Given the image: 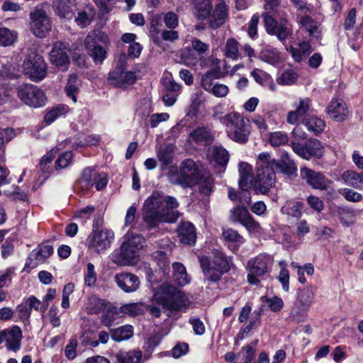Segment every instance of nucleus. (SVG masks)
I'll use <instances>...</instances> for the list:
<instances>
[{
	"mask_svg": "<svg viewBox=\"0 0 363 363\" xmlns=\"http://www.w3.org/2000/svg\"><path fill=\"white\" fill-rule=\"evenodd\" d=\"M107 42V35L101 30H94L86 37L84 46L95 64H101L106 59V52L105 49L99 45V43H106Z\"/></svg>",
	"mask_w": 363,
	"mask_h": 363,
	"instance_id": "9",
	"label": "nucleus"
},
{
	"mask_svg": "<svg viewBox=\"0 0 363 363\" xmlns=\"http://www.w3.org/2000/svg\"><path fill=\"white\" fill-rule=\"evenodd\" d=\"M212 156L216 163L223 168L228 162V153L220 146H214L212 149Z\"/></svg>",
	"mask_w": 363,
	"mask_h": 363,
	"instance_id": "48",
	"label": "nucleus"
},
{
	"mask_svg": "<svg viewBox=\"0 0 363 363\" xmlns=\"http://www.w3.org/2000/svg\"><path fill=\"white\" fill-rule=\"evenodd\" d=\"M257 176L254 182V190L257 194H265L275 184L274 169L281 173L293 175L297 171L296 165L288 153H284L279 162L271 157L268 152L259 155Z\"/></svg>",
	"mask_w": 363,
	"mask_h": 363,
	"instance_id": "1",
	"label": "nucleus"
},
{
	"mask_svg": "<svg viewBox=\"0 0 363 363\" xmlns=\"http://www.w3.org/2000/svg\"><path fill=\"white\" fill-rule=\"evenodd\" d=\"M162 15L163 21L167 28H168L169 29H174L178 26L179 18L175 13L169 11Z\"/></svg>",
	"mask_w": 363,
	"mask_h": 363,
	"instance_id": "58",
	"label": "nucleus"
},
{
	"mask_svg": "<svg viewBox=\"0 0 363 363\" xmlns=\"http://www.w3.org/2000/svg\"><path fill=\"white\" fill-rule=\"evenodd\" d=\"M303 203L289 201L281 208V212L294 218H300L302 215Z\"/></svg>",
	"mask_w": 363,
	"mask_h": 363,
	"instance_id": "40",
	"label": "nucleus"
},
{
	"mask_svg": "<svg viewBox=\"0 0 363 363\" xmlns=\"http://www.w3.org/2000/svg\"><path fill=\"white\" fill-rule=\"evenodd\" d=\"M101 223L102 220L100 218L94 220L93 230L86 241L88 249L97 253H101L109 248L114 240V233L111 230L99 228Z\"/></svg>",
	"mask_w": 363,
	"mask_h": 363,
	"instance_id": "6",
	"label": "nucleus"
},
{
	"mask_svg": "<svg viewBox=\"0 0 363 363\" xmlns=\"http://www.w3.org/2000/svg\"><path fill=\"white\" fill-rule=\"evenodd\" d=\"M174 148L171 145H161L157 152L159 161L163 165H168L172 162Z\"/></svg>",
	"mask_w": 363,
	"mask_h": 363,
	"instance_id": "41",
	"label": "nucleus"
},
{
	"mask_svg": "<svg viewBox=\"0 0 363 363\" xmlns=\"http://www.w3.org/2000/svg\"><path fill=\"white\" fill-rule=\"evenodd\" d=\"M213 140L211 130L206 127H198L189 134V140L198 145H207Z\"/></svg>",
	"mask_w": 363,
	"mask_h": 363,
	"instance_id": "23",
	"label": "nucleus"
},
{
	"mask_svg": "<svg viewBox=\"0 0 363 363\" xmlns=\"http://www.w3.org/2000/svg\"><path fill=\"white\" fill-rule=\"evenodd\" d=\"M116 312L118 314L136 316L143 313V305L139 303L123 304Z\"/></svg>",
	"mask_w": 363,
	"mask_h": 363,
	"instance_id": "36",
	"label": "nucleus"
},
{
	"mask_svg": "<svg viewBox=\"0 0 363 363\" xmlns=\"http://www.w3.org/2000/svg\"><path fill=\"white\" fill-rule=\"evenodd\" d=\"M203 171L192 159L184 160L179 165V171L172 176V182L183 188H191L197 185L200 175Z\"/></svg>",
	"mask_w": 363,
	"mask_h": 363,
	"instance_id": "5",
	"label": "nucleus"
},
{
	"mask_svg": "<svg viewBox=\"0 0 363 363\" xmlns=\"http://www.w3.org/2000/svg\"><path fill=\"white\" fill-rule=\"evenodd\" d=\"M299 23L304 27L311 35L318 33L317 23L309 16L303 15L299 20Z\"/></svg>",
	"mask_w": 363,
	"mask_h": 363,
	"instance_id": "53",
	"label": "nucleus"
},
{
	"mask_svg": "<svg viewBox=\"0 0 363 363\" xmlns=\"http://www.w3.org/2000/svg\"><path fill=\"white\" fill-rule=\"evenodd\" d=\"M73 154L71 151H67L59 156L55 162L57 169L66 168L72 160Z\"/></svg>",
	"mask_w": 363,
	"mask_h": 363,
	"instance_id": "59",
	"label": "nucleus"
},
{
	"mask_svg": "<svg viewBox=\"0 0 363 363\" xmlns=\"http://www.w3.org/2000/svg\"><path fill=\"white\" fill-rule=\"evenodd\" d=\"M97 172L91 167L85 168L79 179L77 182V185L82 191H87L94 185V180L96 178Z\"/></svg>",
	"mask_w": 363,
	"mask_h": 363,
	"instance_id": "31",
	"label": "nucleus"
},
{
	"mask_svg": "<svg viewBox=\"0 0 363 363\" xmlns=\"http://www.w3.org/2000/svg\"><path fill=\"white\" fill-rule=\"evenodd\" d=\"M302 123L310 133L316 135L321 133L325 128L324 120L315 115L306 116L302 119Z\"/></svg>",
	"mask_w": 363,
	"mask_h": 363,
	"instance_id": "27",
	"label": "nucleus"
},
{
	"mask_svg": "<svg viewBox=\"0 0 363 363\" xmlns=\"http://www.w3.org/2000/svg\"><path fill=\"white\" fill-rule=\"evenodd\" d=\"M178 206L174 197L154 191L144 202L143 220L148 229L157 228L160 223H174L179 217L175 211Z\"/></svg>",
	"mask_w": 363,
	"mask_h": 363,
	"instance_id": "2",
	"label": "nucleus"
},
{
	"mask_svg": "<svg viewBox=\"0 0 363 363\" xmlns=\"http://www.w3.org/2000/svg\"><path fill=\"white\" fill-rule=\"evenodd\" d=\"M344 198L350 202H359L362 200V195L351 189L344 188L340 191Z\"/></svg>",
	"mask_w": 363,
	"mask_h": 363,
	"instance_id": "61",
	"label": "nucleus"
},
{
	"mask_svg": "<svg viewBox=\"0 0 363 363\" xmlns=\"http://www.w3.org/2000/svg\"><path fill=\"white\" fill-rule=\"evenodd\" d=\"M144 242V238L141 235L128 233L125 236V240L123 243L138 251L143 247Z\"/></svg>",
	"mask_w": 363,
	"mask_h": 363,
	"instance_id": "51",
	"label": "nucleus"
},
{
	"mask_svg": "<svg viewBox=\"0 0 363 363\" xmlns=\"http://www.w3.org/2000/svg\"><path fill=\"white\" fill-rule=\"evenodd\" d=\"M250 216L246 206H236L231 210V219L234 221H239L240 223H242Z\"/></svg>",
	"mask_w": 363,
	"mask_h": 363,
	"instance_id": "50",
	"label": "nucleus"
},
{
	"mask_svg": "<svg viewBox=\"0 0 363 363\" xmlns=\"http://www.w3.org/2000/svg\"><path fill=\"white\" fill-rule=\"evenodd\" d=\"M22 337L21 328L14 325L10 329L0 331V345L5 341L6 347L9 350L17 352L21 348Z\"/></svg>",
	"mask_w": 363,
	"mask_h": 363,
	"instance_id": "16",
	"label": "nucleus"
},
{
	"mask_svg": "<svg viewBox=\"0 0 363 363\" xmlns=\"http://www.w3.org/2000/svg\"><path fill=\"white\" fill-rule=\"evenodd\" d=\"M53 160L52 150L48 155H45L39 163V168L43 174H45V178L47 179L52 170V161Z\"/></svg>",
	"mask_w": 363,
	"mask_h": 363,
	"instance_id": "49",
	"label": "nucleus"
},
{
	"mask_svg": "<svg viewBox=\"0 0 363 363\" xmlns=\"http://www.w3.org/2000/svg\"><path fill=\"white\" fill-rule=\"evenodd\" d=\"M154 298L164 308L170 311L186 310L190 301L186 294L174 286L163 284L155 294Z\"/></svg>",
	"mask_w": 363,
	"mask_h": 363,
	"instance_id": "3",
	"label": "nucleus"
},
{
	"mask_svg": "<svg viewBox=\"0 0 363 363\" xmlns=\"http://www.w3.org/2000/svg\"><path fill=\"white\" fill-rule=\"evenodd\" d=\"M228 16V11L226 4L224 2L218 3L212 14L209 17V26L211 28L216 29L221 26L225 21Z\"/></svg>",
	"mask_w": 363,
	"mask_h": 363,
	"instance_id": "25",
	"label": "nucleus"
},
{
	"mask_svg": "<svg viewBox=\"0 0 363 363\" xmlns=\"http://www.w3.org/2000/svg\"><path fill=\"white\" fill-rule=\"evenodd\" d=\"M26 303L30 308V311H32V309L33 308L35 311H40L42 313H44L48 308V303L44 304L43 302L42 303L34 296H30L26 300Z\"/></svg>",
	"mask_w": 363,
	"mask_h": 363,
	"instance_id": "60",
	"label": "nucleus"
},
{
	"mask_svg": "<svg viewBox=\"0 0 363 363\" xmlns=\"http://www.w3.org/2000/svg\"><path fill=\"white\" fill-rule=\"evenodd\" d=\"M138 257L137 250L123 243L114 262L122 265H133L136 263Z\"/></svg>",
	"mask_w": 363,
	"mask_h": 363,
	"instance_id": "22",
	"label": "nucleus"
},
{
	"mask_svg": "<svg viewBox=\"0 0 363 363\" xmlns=\"http://www.w3.org/2000/svg\"><path fill=\"white\" fill-rule=\"evenodd\" d=\"M117 286L125 293H132L137 291L140 284L139 278L132 273L122 272L114 276Z\"/></svg>",
	"mask_w": 363,
	"mask_h": 363,
	"instance_id": "17",
	"label": "nucleus"
},
{
	"mask_svg": "<svg viewBox=\"0 0 363 363\" xmlns=\"http://www.w3.org/2000/svg\"><path fill=\"white\" fill-rule=\"evenodd\" d=\"M135 80L136 76L134 72H124L121 68H117L109 73V82L118 87L133 84Z\"/></svg>",
	"mask_w": 363,
	"mask_h": 363,
	"instance_id": "20",
	"label": "nucleus"
},
{
	"mask_svg": "<svg viewBox=\"0 0 363 363\" xmlns=\"http://www.w3.org/2000/svg\"><path fill=\"white\" fill-rule=\"evenodd\" d=\"M53 253V247L50 245H39L30 254V259L35 260V265H38L48 259Z\"/></svg>",
	"mask_w": 363,
	"mask_h": 363,
	"instance_id": "30",
	"label": "nucleus"
},
{
	"mask_svg": "<svg viewBox=\"0 0 363 363\" xmlns=\"http://www.w3.org/2000/svg\"><path fill=\"white\" fill-rule=\"evenodd\" d=\"M199 262L204 273L205 279L208 281L216 282L225 273V272L216 269L214 266H211V260L207 257H200Z\"/></svg>",
	"mask_w": 363,
	"mask_h": 363,
	"instance_id": "26",
	"label": "nucleus"
},
{
	"mask_svg": "<svg viewBox=\"0 0 363 363\" xmlns=\"http://www.w3.org/2000/svg\"><path fill=\"white\" fill-rule=\"evenodd\" d=\"M341 178L345 184L363 190V172L359 173L354 170H346L342 174Z\"/></svg>",
	"mask_w": 363,
	"mask_h": 363,
	"instance_id": "28",
	"label": "nucleus"
},
{
	"mask_svg": "<svg viewBox=\"0 0 363 363\" xmlns=\"http://www.w3.org/2000/svg\"><path fill=\"white\" fill-rule=\"evenodd\" d=\"M312 106V101L308 97L300 98L298 101L294 104V110L290 111L286 116V121L289 124H296L300 118L307 116V113Z\"/></svg>",
	"mask_w": 363,
	"mask_h": 363,
	"instance_id": "18",
	"label": "nucleus"
},
{
	"mask_svg": "<svg viewBox=\"0 0 363 363\" xmlns=\"http://www.w3.org/2000/svg\"><path fill=\"white\" fill-rule=\"evenodd\" d=\"M162 22H164L162 15H155L151 18L150 33L155 44H158L160 42V33L163 29Z\"/></svg>",
	"mask_w": 363,
	"mask_h": 363,
	"instance_id": "34",
	"label": "nucleus"
},
{
	"mask_svg": "<svg viewBox=\"0 0 363 363\" xmlns=\"http://www.w3.org/2000/svg\"><path fill=\"white\" fill-rule=\"evenodd\" d=\"M306 201L308 205L317 213H320L324 208L323 201L315 196L311 195L308 196Z\"/></svg>",
	"mask_w": 363,
	"mask_h": 363,
	"instance_id": "64",
	"label": "nucleus"
},
{
	"mask_svg": "<svg viewBox=\"0 0 363 363\" xmlns=\"http://www.w3.org/2000/svg\"><path fill=\"white\" fill-rule=\"evenodd\" d=\"M293 151L303 159L309 160L313 157L320 159L323 157L324 147L317 139L311 138L304 144L291 143Z\"/></svg>",
	"mask_w": 363,
	"mask_h": 363,
	"instance_id": "12",
	"label": "nucleus"
},
{
	"mask_svg": "<svg viewBox=\"0 0 363 363\" xmlns=\"http://www.w3.org/2000/svg\"><path fill=\"white\" fill-rule=\"evenodd\" d=\"M224 52L225 55L228 58H230L232 60H238L241 57V55L239 52V43L238 40L233 38L227 39L225 45Z\"/></svg>",
	"mask_w": 363,
	"mask_h": 363,
	"instance_id": "37",
	"label": "nucleus"
},
{
	"mask_svg": "<svg viewBox=\"0 0 363 363\" xmlns=\"http://www.w3.org/2000/svg\"><path fill=\"white\" fill-rule=\"evenodd\" d=\"M142 356L140 351L131 350L120 353L118 359L121 363H140Z\"/></svg>",
	"mask_w": 363,
	"mask_h": 363,
	"instance_id": "45",
	"label": "nucleus"
},
{
	"mask_svg": "<svg viewBox=\"0 0 363 363\" xmlns=\"http://www.w3.org/2000/svg\"><path fill=\"white\" fill-rule=\"evenodd\" d=\"M75 5V0H53L52 6L55 13L64 18H69L72 13V8Z\"/></svg>",
	"mask_w": 363,
	"mask_h": 363,
	"instance_id": "29",
	"label": "nucleus"
},
{
	"mask_svg": "<svg viewBox=\"0 0 363 363\" xmlns=\"http://www.w3.org/2000/svg\"><path fill=\"white\" fill-rule=\"evenodd\" d=\"M160 42L158 44H156L158 46H161L162 41H168L173 43L179 39V33L177 30H174V29H162L160 33Z\"/></svg>",
	"mask_w": 363,
	"mask_h": 363,
	"instance_id": "57",
	"label": "nucleus"
},
{
	"mask_svg": "<svg viewBox=\"0 0 363 363\" xmlns=\"http://www.w3.org/2000/svg\"><path fill=\"white\" fill-rule=\"evenodd\" d=\"M23 70L31 80L40 82L47 74V65L42 55L33 52L23 61Z\"/></svg>",
	"mask_w": 363,
	"mask_h": 363,
	"instance_id": "10",
	"label": "nucleus"
},
{
	"mask_svg": "<svg viewBox=\"0 0 363 363\" xmlns=\"http://www.w3.org/2000/svg\"><path fill=\"white\" fill-rule=\"evenodd\" d=\"M18 96L26 105L38 108L45 105L46 97L40 88L33 84H22L18 88Z\"/></svg>",
	"mask_w": 363,
	"mask_h": 363,
	"instance_id": "11",
	"label": "nucleus"
},
{
	"mask_svg": "<svg viewBox=\"0 0 363 363\" xmlns=\"http://www.w3.org/2000/svg\"><path fill=\"white\" fill-rule=\"evenodd\" d=\"M289 138L286 133L277 131L272 133L269 135V143L273 147H279L288 143Z\"/></svg>",
	"mask_w": 363,
	"mask_h": 363,
	"instance_id": "55",
	"label": "nucleus"
},
{
	"mask_svg": "<svg viewBox=\"0 0 363 363\" xmlns=\"http://www.w3.org/2000/svg\"><path fill=\"white\" fill-rule=\"evenodd\" d=\"M278 21L269 12L263 13L264 27L268 34L275 35L281 42L285 41L292 34V26L286 18V14L277 16Z\"/></svg>",
	"mask_w": 363,
	"mask_h": 363,
	"instance_id": "8",
	"label": "nucleus"
},
{
	"mask_svg": "<svg viewBox=\"0 0 363 363\" xmlns=\"http://www.w3.org/2000/svg\"><path fill=\"white\" fill-rule=\"evenodd\" d=\"M197 184L201 194L205 196L210 195L213 191L214 184V180L211 174L208 172L203 171L200 175Z\"/></svg>",
	"mask_w": 363,
	"mask_h": 363,
	"instance_id": "33",
	"label": "nucleus"
},
{
	"mask_svg": "<svg viewBox=\"0 0 363 363\" xmlns=\"http://www.w3.org/2000/svg\"><path fill=\"white\" fill-rule=\"evenodd\" d=\"M178 238L179 241L184 244H194L196 239L194 225L188 221L182 222L178 228Z\"/></svg>",
	"mask_w": 363,
	"mask_h": 363,
	"instance_id": "24",
	"label": "nucleus"
},
{
	"mask_svg": "<svg viewBox=\"0 0 363 363\" xmlns=\"http://www.w3.org/2000/svg\"><path fill=\"white\" fill-rule=\"evenodd\" d=\"M173 279L180 286H184L189 283L190 279L186 273L185 267L179 263L174 262L172 264Z\"/></svg>",
	"mask_w": 363,
	"mask_h": 363,
	"instance_id": "35",
	"label": "nucleus"
},
{
	"mask_svg": "<svg viewBox=\"0 0 363 363\" xmlns=\"http://www.w3.org/2000/svg\"><path fill=\"white\" fill-rule=\"evenodd\" d=\"M260 58L267 63L274 65L279 61L280 56L277 49L267 46L261 51Z\"/></svg>",
	"mask_w": 363,
	"mask_h": 363,
	"instance_id": "43",
	"label": "nucleus"
},
{
	"mask_svg": "<svg viewBox=\"0 0 363 363\" xmlns=\"http://www.w3.org/2000/svg\"><path fill=\"white\" fill-rule=\"evenodd\" d=\"M211 266L223 272H228L230 269L226 257L222 252H216L214 255L213 259L211 261Z\"/></svg>",
	"mask_w": 363,
	"mask_h": 363,
	"instance_id": "52",
	"label": "nucleus"
},
{
	"mask_svg": "<svg viewBox=\"0 0 363 363\" xmlns=\"http://www.w3.org/2000/svg\"><path fill=\"white\" fill-rule=\"evenodd\" d=\"M296 79V74L294 71L291 69L286 70L279 78V83L284 85H291L295 83Z\"/></svg>",
	"mask_w": 363,
	"mask_h": 363,
	"instance_id": "62",
	"label": "nucleus"
},
{
	"mask_svg": "<svg viewBox=\"0 0 363 363\" xmlns=\"http://www.w3.org/2000/svg\"><path fill=\"white\" fill-rule=\"evenodd\" d=\"M223 236L225 240L234 242L238 245L242 244L245 241L243 237L233 228L223 229Z\"/></svg>",
	"mask_w": 363,
	"mask_h": 363,
	"instance_id": "54",
	"label": "nucleus"
},
{
	"mask_svg": "<svg viewBox=\"0 0 363 363\" xmlns=\"http://www.w3.org/2000/svg\"><path fill=\"white\" fill-rule=\"evenodd\" d=\"M261 300L262 302L267 303L269 308L274 312L281 311L284 306L283 301L278 296L269 298L266 296H264L261 297Z\"/></svg>",
	"mask_w": 363,
	"mask_h": 363,
	"instance_id": "56",
	"label": "nucleus"
},
{
	"mask_svg": "<svg viewBox=\"0 0 363 363\" xmlns=\"http://www.w3.org/2000/svg\"><path fill=\"white\" fill-rule=\"evenodd\" d=\"M213 118L215 120H219L225 127L228 135L231 139L240 143L247 141L249 130L243 116L238 112H230L220 117L218 113L215 112Z\"/></svg>",
	"mask_w": 363,
	"mask_h": 363,
	"instance_id": "4",
	"label": "nucleus"
},
{
	"mask_svg": "<svg viewBox=\"0 0 363 363\" xmlns=\"http://www.w3.org/2000/svg\"><path fill=\"white\" fill-rule=\"evenodd\" d=\"M0 76L4 77H16L18 76L16 67L13 64H2L0 68Z\"/></svg>",
	"mask_w": 363,
	"mask_h": 363,
	"instance_id": "63",
	"label": "nucleus"
},
{
	"mask_svg": "<svg viewBox=\"0 0 363 363\" xmlns=\"http://www.w3.org/2000/svg\"><path fill=\"white\" fill-rule=\"evenodd\" d=\"M69 51L67 45L65 43L61 41L55 43L50 52L51 63L62 71L67 70L69 65V58L67 52Z\"/></svg>",
	"mask_w": 363,
	"mask_h": 363,
	"instance_id": "15",
	"label": "nucleus"
},
{
	"mask_svg": "<svg viewBox=\"0 0 363 363\" xmlns=\"http://www.w3.org/2000/svg\"><path fill=\"white\" fill-rule=\"evenodd\" d=\"M30 29L38 38L45 37L51 29V22L46 12L36 8L30 13Z\"/></svg>",
	"mask_w": 363,
	"mask_h": 363,
	"instance_id": "13",
	"label": "nucleus"
},
{
	"mask_svg": "<svg viewBox=\"0 0 363 363\" xmlns=\"http://www.w3.org/2000/svg\"><path fill=\"white\" fill-rule=\"evenodd\" d=\"M201 86L206 91L218 98L225 97L229 91L228 86L218 82H213L212 74L208 72L201 77Z\"/></svg>",
	"mask_w": 363,
	"mask_h": 363,
	"instance_id": "19",
	"label": "nucleus"
},
{
	"mask_svg": "<svg viewBox=\"0 0 363 363\" xmlns=\"http://www.w3.org/2000/svg\"><path fill=\"white\" fill-rule=\"evenodd\" d=\"M313 300V293L311 287L301 289L298 295L296 302L304 308H309Z\"/></svg>",
	"mask_w": 363,
	"mask_h": 363,
	"instance_id": "47",
	"label": "nucleus"
},
{
	"mask_svg": "<svg viewBox=\"0 0 363 363\" xmlns=\"http://www.w3.org/2000/svg\"><path fill=\"white\" fill-rule=\"evenodd\" d=\"M301 177L313 189L326 190L331 181L322 172H316L308 167H301Z\"/></svg>",
	"mask_w": 363,
	"mask_h": 363,
	"instance_id": "14",
	"label": "nucleus"
},
{
	"mask_svg": "<svg viewBox=\"0 0 363 363\" xmlns=\"http://www.w3.org/2000/svg\"><path fill=\"white\" fill-rule=\"evenodd\" d=\"M95 16V11L92 9L80 11L75 18V21L81 28H85L91 23Z\"/></svg>",
	"mask_w": 363,
	"mask_h": 363,
	"instance_id": "46",
	"label": "nucleus"
},
{
	"mask_svg": "<svg viewBox=\"0 0 363 363\" xmlns=\"http://www.w3.org/2000/svg\"><path fill=\"white\" fill-rule=\"evenodd\" d=\"M133 335V328L130 325H125L113 330L111 333L112 338L116 342L128 340Z\"/></svg>",
	"mask_w": 363,
	"mask_h": 363,
	"instance_id": "39",
	"label": "nucleus"
},
{
	"mask_svg": "<svg viewBox=\"0 0 363 363\" xmlns=\"http://www.w3.org/2000/svg\"><path fill=\"white\" fill-rule=\"evenodd\" d=\"M327 113L336 121H345L349 113L347 106L342 99H333L327 108Z\"/></svg>",
	"mask_w": 363,
	"mask_h": 363,
	"instance_id": "21",
	"label": "nucleus"
},
{
	"mask_svg": "<svg viewBox=\"0 0 363 363\" xmlns=\"http://www.w3.org/2000/svg\"><path fill=\"white\" fill-rule=\"evenodd\" d=\"M106 306L105 300L96 296H91L89 298L86 303V310L90 314H98L102 311Z\"/></svg>",
	"mask_w": 363,
	"mask_h": 363,
	"instance_id": "38",
	"label": "nucleus"
},
{
	"mask_svg": "<svg viewBox=\"0 0 363 363\" xmlns=\"http://www.w3.org/2000/svg\"><path fill=\"white\" fill-rule=\"evenodd\" d=\"M79 86V81L77 77L74 74L70 75L65 86V91L67 96L70 97L74 103L77 102L75 94L78 91Z\"/></svg>",
	"mask_w": 363,
	"mask_h": 363,
	"instance_id": "44",
	"label": "nucleus"
},
{
	"mask_svg": "<svg viewBox=\"0 0 363 363\" xmlns=\"http://www.w3.org/2000/svg\"><path fill=\"white\" fill-rule=\"evenodd\" d=\"M212 5L210 0H194V14L198 19L203 20L210 16Z\"/></svg>",
	"mask_w": 363,
	"mask_h": 363,
	"instance_id": "32",
	"label": "nucleus"
},
{
	"mask_svg": "<svg viewBox=\"0 0 363 363\" xmlns=\"http://www.w3.org/2000/svg\"><path fill=\"white\" fill-rule=\"evenodd\" d=\"M273 262V257L266 254H259L249 259L246 266L248 272L247 282L251 285L258 286L260 284V278L269 272Z\"/></svg>",
	"mask_w": 363,
	"mask_h": 363,
	"instance_id": "7",
	"label": "nucleus"
},
{
	"mask_svg": "<svg viewBox=\"0 0 363 363\" xmlns=\"http://www.w3.org/2000/svg\"><path fill=\"white\" fill-rule=\"evenodd\" d=\"M17 39V33L5 27L0 26V45H12Z\"/></svg>",
	"mask_w": 363,
	"mask_h": 363,
	"instance_id": "42",
	"label": "nucleus"
}]
</instances>
